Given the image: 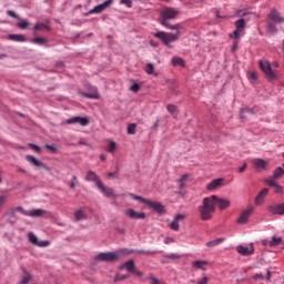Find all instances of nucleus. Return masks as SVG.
<instances>
[{
  "mask_svg": "<svg viewBox=\"0 0 284 284\" xmlns=\"http://www.w3.org/2000/svg\"><path fill=\"white\" fill-rule=\"evenodd\" d=\"M138 254H144L145 256H150V255L154 254V252L145 251V250H140V251H138Z\"/></svg>",
  "mask_w": 284,
  "mask_h": 284,
  "instance_id": "nucleus-51",
  "label": "nucleus"
},
{
  "mask_svg": "<svg viewBox=\"0 0 284 284\" xmlns=\"http://www.w3.org/2000/svg\"><path fill=\"white\" fill-rule=\"evenodd\" d=\"M205 265H207L206 261H195V262H193V267H196L197 270H203V272H205Z\"/></svg>",
  "mask_w": 284,
  "mask_h": 284,
  "instance_id": "nucleus-29",
  "label": "nucleus"
},
{
  "mask_svg": "<svg viewBox=\"0 0 284 284\" xmlns=\"http://www.w3.org/2000/svg\"><path fill=\"white\" fill-rule=\"evenodd\" d=\"M126 216H129L130 219H133L135 221H143L145 219V213H139L136 211H134L133 209H129L125 212Z\"/></svg>",
  "mask_w": 284,
  "mask_h": 284,
  "instance_id": "nucleus-15",
  "label": "nucleus"
},
{
  "mask_svg": "<svg viewBox=\"0 0 284 284\" xmlns=\"http://www.w3.org/2000/svg\"><path fill=\"white\" fill-rule=\"evenodd\" d=\"M283 243V237L273 236L271 241H268V247H277Z\"/></svg>",
  "mask_w": 284,
  "mask_h": 284,
  "instance_id": "nucleus-23",
  "label": "nucleus"
},
{
  "mask_svg": "<svg viewBox=\"0 0 284 284\" xmlns=\"http://www.w3.org/2000/svg\"><path fill=\"white\" fill-rule=\"evenodd\" d=\"M165 258H171V261H179V258H181V255H179L176 253H171V254L166 255Z\"/></svg>",
  "mask_w": 284,
  "mask_h": 284,
  "instance_id": "nucleus-48",
  "label": "nucleus"
},
{
  "mask_svg": "<svg viewBox=\"0 0 284 284\" xmlns=\"http://www.w3.org/2000/svg\"><path fill=\"white\" fill-rule=\"evenodd\" d=\"M85 181H93V183H95L97 187H98L99 183H103V182H101V178H99V175H97L94 173V171H89L87 173Z\"/></svg>",
  "mask_w": 284,
  "mask_h": 284,
  "instance_id": "nucleus-19",
  "label": "nucleus"
},
{
  "mask_svg": "<svg viewBox=\"0 0 284 284\" xmlns=\"http://www.w3.org/2000/svg\"><path fill=\"white\" fill-rule=\"evenodd\" d=\"M33 30H37L39 32H43V30H50V27L45 23H37L33 28Z\"/></svg>",
  "mask_w": 284,
  "mask_h": 284,
  "instance_id": "nucleus-34",
  "label": "nucleus"
},
{
  "mask_svg": "<svg viewBox=\"0 0 284 284\" xmlns=\"http://www.w3.org/2000/svg\"><path fill=\"white\" fill-rule=\"evenodd\" d=\"M245 170H247V163H244V164L239 169L240 174H243V172H245Z\"/></svg>",
  "mask_w": 284,
  "mask_h": 284,
  "instance_id": "nucleus-58",
  "label": "nucleus"
},
{
  "mask_svg": "<svg viewBox=\"0 0 284 284\" xmlns=\"http://www.w3.org/2000/svg\"><path fill=\"white\" fill-rule=\"evenodd\" d=\"M152 280L151 284H161V282L159 280H156L155 277H150Z\"/></svg>",
  "mask_w": 284,
  "mask_h": 284,
  "instance_id": "nucleus-64",
  "label": "nucleus"
},
{
  "mask_svg": "<svg viewBox=\"0 0 284 284\" xmlns=\"http://www.w3.org/2000/svg\"><path fill=\"white\" fill-rule=\"evenodd\" d=\"M267 185H270L271 187H276L278 186V183L274 182V180H267Z\"/></svg>",
  "mask_w": 284,
  "mask_h": 284,
  "instance_id": "nucleus-55",
  "label": "nucleus"
},
{
  "mask_svg": "<svg viewBox=\"0 0 284 284\" xmlns=\"http://www.w3.org/2000/svg\"><path fill=\"white\" fill-rule=\"evenodd\" d=\"M220 243H223V239H217L214 241H211L206 244V247H216Z\"/></svg>",
  "mask_w": 284,
  "mask_h": 284,
  "instance_id": "nucleus-37",
  "label": "nucleus"
},
{
  "mask_svg": "<svg viewBox=\"0 0 284 284\" xmlns=\"http://www.w3.org/2000/svg\"><path fill=\"white\" fill-rule=\"evenodd\" d=\"M216 205H219L220 210H227V207L231 205V202L227 199H220L216 195L204 197L202 205L199 206L201 220L211 221L212 214L216 212Z\"/></svg>",
  "mask_w": 284,
  "mask_h": 284,
  "instance_id": "nucleus-1",
  "label": "nucleus"
},
{
  "mask_svg": "<svg viewBox=\"0 0 284 284\" xmlns=\"http://www.w3.org/2000/svg\"><path fill=\"white\" fill-rule=\"evenodd\" d=\"M131 90H132V92H139V90H141V85H139V83H134V84L131 87Z\"/></svg>",
  "mask_w": 284,
  "mask_h": 284,
  "instance_id": "nucleus-53",
  "label": "nucleus"
},
{
  "mask_svg": "<svg viewBox=\"0 0 284 284\" xmlns=\"http://www.w3.org/2000/svg\"><path fill=\"white\" fill-rule=\"evenodd\" d=\"M179 10L173 9V8H166L161 12V24L164 26V28H171L173 27L168 22L169 19H176L179 17Z\"/></svg>",
  "mask_w": 284,
  "mask_h": 284,
  "instance_id": "nucleus-4",
  "label": "nucleus"
},
{
  "mask_svg": "<svg viewBox=\"0 0 284 284\" xmlns=\"http://www.w3.org/2000/svg\"><path fill=\"white\" fill-rule=\"evenodd\" d=\"M268 212H271V214L283 215L284 214V203L276 204V205H270Z\"/></svg>",
  "mask_w": 284,
  "mask_h": 284,
  "instance_id": "nucleus-18",
  "label": "nucleus"
},
{
  "mask_svg": "<svg viewBox=\"0 0 284 284\" xmlns=\"http://www.w3.org/2000/svg\"><path fill=\"white\" fill-rule=\"evenodd\" d=\"M266 23H267L266 32H268V34H276V32H278V29H276V24L274 22H272L271 20H267Z\"/></svg>",
  "mask_w": 284,
  "mask_h": 284,
  "instance_id": "nucleus-24",
  "label": "nucleus"
},
{
  "mask_svg": "<svg viewBox=\"0 0 284 284\" xmlns=\"http://www.w3.org/2000/svg\"><path fill=\"white\" fill-rule=\"evenodd\" d=\"M166 110H168V112H170L171 114H174V112H176V105H174V104H169V105L166 106Z\"/></svg>",
  "mask_w": 284,
  "mask_h": 284,
  "instance_id": "nucleus-49",
  "label": "nucleus"
},
{
  "mask_svg": "<svg viewBox=\"0 0 284 284\" xmlns=\"http://www.w3.org/2000/svg\"><path fill=\"white\" fill-rule=\"evenodd\" d=\"M44 214H45V210L34 209V210L28 211L27 216H33L36 219H39Z\"/></svg>",
  "mask_w": 284,
  "mask_h": 284,
  "instance_id": "nucleus-22",
  "label": "nucleus"
},
{
  "mask_svg": "<svg viewBox=\"0 0 284 284\" xmlns=\"http://www.w3.org/2000/svg\"><path fill=\"white\" fill-rule=\"evenodd\" d=\"M28 26H30V23L28 22V20H22L21 22H19L17 24L18 28H20V30H26V28H28Z\"/></svg>",
  "mask_w": 284,
  "mask_h": 284,
  "instance_id": "nucleus-43",
  "label": "nucleus"
},
{
  "mask_svg": "<svg viewBox=\"0 0 284 284\" xmlns=\"http://www.w3.org/2000/svg\"><path fill=\"white\" fill-rule=\"evenodd\" d=\"M30 281H32V275H30V273H27V274L22 277L20 284H28V283H30Z\"/></svg>",
  "mask_w": 284,
  "mask_h": 284,
  "instance_id": "nucleus-40",
  "label": "nucleus"
},
{
  "mask_svg": "<svg viewBox=\"0 0 284 284\" xmlns=\"http://www.w3.org/2000/svg\"><path fill=\"white\" fill-rule=\"evenodd\" d=\"M28 239L30 243H32V245H36L37 247H50V241H41L39 240V237H37V235H34V233H29Z\"/></svg>",
  "mask_w": 284,
  "mask_h": 284,
  "instance_id": "nucleus-6",
  "label": "nucleus"
},
{
  "mask_svg": "<svg viewBox=\"0 0 284 284\" xmlns=\"http://www.w3.org/2000/svg\"><path fill=\"white\" fill-rule=\"evenodd\" d=\"M235 27L239 30H245V19H240L235 22Z\"/></svg>",
  "mask_w": 284,
  "mask_h": 284,
  "instance_id": "nucleus-36",
  "label": "nucleus"
},
{
  "mask_svg": "<svg viewBox=\"0 0 284 284\" xmlns=\"http://www.w3.org/2000/svg\"><path fill=\"white\" fill-rule=\"evenodd\" d=\"M255 281L260 278V281H263L264 276L263 273H256L253 277Z\"/></svg>",
  "mask_w": 284,
  "mask_h": 284,
  "instance_id": "nucleus-57",
  "label": "nucleus"
},
{
  "mask_svg": "<svg viewBox=\"0 0 284 284\" xmlns=\"http://www.w3.org/2000/svg\"><path fill=\"white\" fill-rule=\"evenodd\" d=\"M32 42L38 43L39 45H43V43H48V40H45V38H34Z\"/></svg>",
  "mask_w": 284,
  "mask_h": 284,
  "instance_id": "nucleus-44",
  "label": "nucleus"
},
{
  "mask_svg": "<svg viewBox=\"0 0 284 284\" xmlns=\"http://www.w3.org/2000/svg\"><path fill=\"white\" fill-rule=\"evenodd\" d=\"M223 181H224L223 178L211 181L206 185V190H209V191L219 190V187H221L223 185Z\"/></svg>",
  "mask_w": 284,
  "mask_h": 284,
  "instance_id": "nucleus-17",
  "label": "nucleus"
},
{
  "mask_svg": "<svg viewBox=\"0 0 284 284\" xmlns=\"http://www.w3.org/2000/svg\"><path fill=\"white\" fill-rule=\"evenodd\" d=\"M83 97L87 99H101V95H99V91H97V88L91 89V93H83Z\"/></svg>",
  "mask_w": 284,
  "mask_h": 284,
  "instance_id": "nucleus-25",
  "label": "nucleus"
},
{
  "mask_svg": "<svg viewBox=\"0 0 284 284\" xmlns=\"http://www.w3.org/2000/svg\"><path fill=\"white\" fill-rule=\"evenodd\" d=\"M129 196L133 201H139L140 203H145V205L148 204V200L144 199L143 196H141V195H135L134 193H130Z\"/></svg>",
  "mask_w": 284,
  "mask_h": 284,
  "instance_id": "nucleus-30",
  "label": "nucleus"
},
{
  "mask_svg": "<svg viewBox=\"0 0 284 284\" xmlns=\"http://www.w3.org/2000/svg\"><path fill=\"white\" fill-rule=\"evenodd\" d=\"M29 146L31 148V150H34L36 152H41V148L37 144L30 143Z\"/></svg>",
  "mask_w": 284,
  "mask_h": 284,
  "instance_id": "nucleus-54",
  "label": "nucleus"
},
{
  "mask_svg": "<svg viewBox=\"0 0 284 284\" xmlns=\"http://www.w3.org/2000/svg\"><path fill=\"white\" fill-rule=\"evenodd\" d=\"M26 161H28V163H31L36 168H42L43 170H48V166L43 162L37 160L34 155H27Z\"/></svg>",
  "mask_w": 284,
  "mask_h": 284,
  "instance_id": "nucleus-16",
  "label": "nucleus"
},
{
  "mask_svg": "<svg viewBox=\"0 0 284 284\" xmlns=\"http://www.w3.org/2000/svg\"><path fill=\"white\" fill-rule=\"evenodd\" d=\"M9 17H12L13 19H19V16L14 13V11H8Z\"/></svg>",
  "mask_w": 284,
  "mask_h": 284,
  "instance_id": "nucleus-61",
  "label": "nucleus"
},
{
  "mask_svg": "<svg viewBox=\"0 0 284 284\" xmlns=\"http://www.w3.org/2000/svg\"><path fill=\"white\" fill-rule=\"evenodd\" d=\"M146 205H149L151 210L158 212V214H163V212H165V206H163L161 202L148 200Z\"/></svg>",
  "mask_w": 284,
  "mask_h": 284,
  "instance_id": "nucleus-11",
  "label": "nucleus"
},
{
  "mask_svg": "<svg viewBox=\"0 0 284 284\" xmlns=\"http://www.w3.org/2000/svg\"><path fill=\"white\" fill-rule=\"evenodd\" d=\"M131 274H134L135 276H143V272L138 271L136 268H134Z\"/></svg>",
  "mask_w": 284,
  "mask_h": 284,
  "instance_id": "nucleus-59",
  "label": "nucleus"
},
{
  "mask_svg": "<svg viewBox=\"0 0 284 284\" xmlns=\"http://www.w3.org/2000/svg\"><path fill=\"white\" fill-rule=\"evenodd\" d=\"M120 2L128 8H132V0H120Z\"/></svg>",
  "mask_w": 284,
  "mask_h": 284,
  "instance_id": "nucleus-52",
  "label": "nucleus"
},
{
  "mask_svg": "<svg viewBox=\"0 0 284 284\" xmlns=\"http://www.w3.org/2000/svg\"><path fill=\"white\" fill-rule=\"evenodd\" d=\"M14 212H20V214H23L24 216H28V211L23 210V207L18 206L16 209L12 210V214H14Z\"/></svg>",
  "mask_w": 284,
  "mask_h": 284,
  "instance_id": "nucleus-46",
  "label": "nucleus"
},
{
  "mask_svg": "<svg viewBox=\"0 0 284 284\" xmlns=\"http://www.w3.org/2000/svg\"><path fill=\"white\" fill-rule=\"evenodd\" d=\"M77 181H79V178L77 175H73L70 183L71 190H74V187H77Z\"/></svg>",
  "mask_w": 284,
  "mask_h": 284,
  "instance_id": "nucleus-47",
  "label": "nucleus"
},
{
  "mask_svg": "<svg viewBox=\"0 0 284 284\" xmlns=\"http://www.w3.org/2000/svg\"><path fill=\"white\" fill-rule=\"evenodd\" d=\"M166 28H169V30H174L176 32L166 33V32L160 31L155 33L156 39H161L164 45H170V43H174V41H179V39H181V34H183V30H185L181 24H173V27H166Z\"/></svg>",
  "mask_w": 284,
  "mask_h": 284,
  "instance_id": "nucleus-2",
  "label": "nucleus"
},
{
  "mask_svg": "<svg viewBox=\"0 0 284 284\" xmlns=\"http://www.w3.org/2000/svg\"><path fill=\"white\" fill-rule=\"evenodd\" d=\"M172 65L176 68V65H181V68H185V60L183 58L174 57L172 58Z\"/></svg>",
  "mask_w": 284,
  "mask_h": 284,
  "instance_id": "nucleus-27",
  "label": "nucleus"
},
{
  "mask_svg": "<svg viewBox=\"0 0 284 284\" xmlns=\"http://www.w3.org/2000/svg\"><path fill=\"white\" fill-rule=\"evenodd\" d=\"M8 203V196L7 195H0V207L6 205Z\"/></svg>",
  "mask_w": 284,
  "mask_h": 284,
  "instance_id": "nucleus-50",
  "label": "nucleus"
},
{
  "mask_svg": "<svg viewBox=\"0 0 284 284\" xmlns=\"http://www.w3.org/2000/svg\"><path fill=\"white\" fill-rule=\"evenodd\" d=\"M190 178V175L184 174L182 175V178L179 180L178 185L180 187V190H183V187H185V183H187V179Z\"/></svg>",
  "mask_w": 284,
  "mask_h": 284,
  "instance_id": "nucleus-32",
  "label": "nucleus"
},
{
  "mask_svg": "<svg viewBox=\"0 0 284 284\" xmlns=\"http://www.w3.org/2000/svg\"><path fill=\"white\" fill-rule=\"evenodd\" d=\"M237 16L239 17H247V13L245 10H240V11H237Z\"/></svg>",
  "mask_w": 284,
  "mask_h": 284,
  "instance_id": "nucleus-60",
  "label": "nucleus"
},
{
  "mask_svg": "<svg viewBox=\"0 0 284 284\" xmlns=\"http://www.w3.org/2000/svg\"><path fill=\"white\" fill-rule=\"evenodd\" d=\"M74 219L75 221H85V219H88V215H85V212H83V210H78L74 213Z\"/></svg>",
  "mask_w": 284,
  "mask_h": 284,
  "instance_id": "nucleus-28",
  "label": "nucleus"
},
{
  "mask_svg": "<svg viewBox=\"0 0 284 284\" xmlns=\"http://www.w3.org/2000/svg\"><path fill=\"white\" fill-rule=\"evenodd\" d=\"M252 165L257 170L258 172H263V170H267V161L263 159L255 158L251 160Z\"/></svg>",
  "mask_w": 284,
  "mask_h": 284,
  "instance_id": "nucleus-10",
  "label": "nucleus"
},
{
  "mask_svg": "<svg viewBox=\"0 0 284 284\" xmlns=\"http://www.w3.org/2000/svg\"><path fill=\"white\" fill-rule=\"evenodd\" d=\"M268 192L270 190L263 189L255 197V205H261V203H263L264 199L267 196Z\"/></svg>",
  "mask_w": 284,
  "mask_h": 284,
  "instance_id": "nucleus-21",
  "label": "nucleus"
},
{
  "mask_svg": "<svg viewBox=\"0 0 284 284\" xmlns=\"http://www.w3.org/2000/svg\"><path fill=\"white\" fill-rule=\"evenodd\" d=\"M283 174H284L283 168H277V169L274 171L273 178H274V179H281V176H283Z\"/></svg>",
  "mask_w": 284,
  "mask_h": 284,
  "instance_id": "nucleus-39",
  "label": "nucleus"
},
{
  "mask_svg": "<svg viewBox=\"0 0 284 284\" xmlns=\"http://www.w3.org/2000/svg\"><path fill=\"white\" fill-rule=\"evenodd\" d=\"M207 276H204L202 280L197 282V284H207Z\"/></svg>",
  "mask_w": 284,
  "mask_h": 284,
  "instance_id": "nucleus-63",
  "label": "nucleus"
},
{
  "mask_svg": "<svg viewBox=\"0 0 284 284\" xmlns=\"http://www.w3.org/2000/svg\"><path fill=\"white\" fill-rule=\"evenodd\" d=\"M241 256H252L254 254V250H237Z\"/></svg>",
  "mask_w": 284,
  "mask_h": 284,
  "instance_id": "nucleus-35",
  "label": "nucleus"
},
{
  "mask_svg": "<svg viewBox=\"0 0 284 284\" xmlns=\"http://www.w3.org/2000/svg\"><path fill=\"white\" fill-rule=\"evenodd\" d=\"M253 212L254 206H250L248 209L244 210L237 219V223H240L241 225H245L250 221V216H252Z\"/></svg>",
  "mask_w": 284,
  "mask_h": 284,
  "instance_id": "nucleus-7",
  "label": "nucleus"
},
{
  "mask_svg": "<svg viewBox=\"0 0 284 284\" xmlns=\"http://www.w3.org/2000/svg\"><path fill=\"white\" fill-rule=\"evenodd\" d=\"M123 254L119 251L102 252L94 257V261H103L104 263H116Z\"/></svg>",
  "mask_w": 284,
  "mask_h": 284,
  "instance_id": "nucleus-3",
  "label": "nucleus"
},
{
  "mask_svg": "<svg viewBox=\"0 0 284 284\" xmlns=\"http://www.w3.org/2000/svg\"><path fill=\"white\" fill-rule=\"evenodd\" d=\"M260 68L268 81H276V79H278L276 75V70L272 69L270 61H260Z\"/></svg>",
  "mask_w": 284,
  "mask_h": 284,
  "instance_id": "nucleus-5",
  "label": "nucleus"
},
{
  "mask_svg": "<svg viewBox=\"0 0 284 284\" xmlns=\"http://www.w3.org/2000/svg\"><path fill=\"white\" fill-rule=\"evenodd\" d=\"M98 190H100L102 194H104V196H108V199H116V194H114V190L103 185V182L99 183Z\"/></svg>",
  "mask_w": 284,
  "mask_h": 284,
  "instance_id": "nucleus-13",
  "label": "nucleus"
},
{
  "mask_svg": "<svg viewBox=\"0 0 284 284\" xmlns=\"http://www.w3.org/2000/svg\"><path fill=\"white\" fill-rule=\"evenodd\" d=\"M146 74H154V64L148 63L145 67Z\"/></svg>",
  "mask_w": 284,
  "mask_h": 284,
  "instance_id": "nucleus-42",
  "label": "nucleus"
},
{
  "mask_svg": "<svg viewBox=\"0 0 284 284\" xmlns=\"http://www.w3.org/2000/svg\"><path fill=\"white\" fill-rule=\"evenodd\" d=\"M254 114V109H242L241 119H247V115Z\"/></svg>",
  "mask_w": 284,
  "mask_h": 284,
  "instance_id": "nucleus-33",
  "label": "nucleus"
},
{
  "mask_svg": "<svg viewBox=\"0 0 284 284\" xmlns=\"http://www.w3.org/2000/svg\"><path fill=\"white\" fill-rule=\"evenodd\" d=\"M67 123L69 125H72V123H78L79 125L85 126L90 125V120L88 118L74 116L67 120Z\"/></svg>",
  "mask_w": 284,
  "mask_h": 284,
  "instance_id": "nucleus-14",
  "label": "nucleus"
},
{
  "mask_svg": "<svg viewBox=\"0 0 284 284\" xmlns=\"http://www.w3.org/2000/svg\"><path fill=\"white\" fill-rule=\"evenodd\" d=\"M128 278H130V275H119L116 274L114 277V282L119 283V281H128Z\"/></svg>",
  "mask_w": 284,
  "mask_h": 284,
  "instance_id": "nucleus-41",
  "label": "nucleus"
},
{
  "mask_svg": "<svg viewBox=\"0 0 284 284\" xmlns=\"http://www.w3.org/2000/svg\"><path fill=\"white\" fill-rule=\"evenodd\" d=\"M119 270H126V272H130L132 274L135 270L134 260H129L128 262L120 265Z\"/></svg>",
  "mask_w": 284,
  "mask_h": 284,
  "instance_id": "nucleus-20",
  "label": "nucleus"
},
{
  "mask_svg": "<svg viewBox=\"0 0 284 284\" xmlns=\"http://www.w3.org/2000/svg\"><path fill=\"white\" fill-rule=\"evenodd\" d=\"M267 21H273V23H284V18L281 17V12L276 9H272L267 14Z\"/></svg>",
  "mask_w": 284,
  "mask_h": 284,
  "instance_id": "nucleus-9",
  "label": "nucleus"
},
{
  "mask_svg": "<svg viewBox=\"0 0 284 284\" xmlns=\"http://www.w3.org/2000/svg\"><path fill=\"white\" fill-rule=\"evenodd\" d=\"M47 150H50L53 153H57V149L54 145L45 144Z\"/></svg>",
  "mask_w": 284,
  "mask_h": 284,
  "instance_id": "nucleus-56",
  "label": "nucleus"
},
{
  "mask_svg": "<svg viewBox=\"0 0 284 284\" xmlns=\"http://www.w3.org/2000/svg\"><path fill=\"white\" fill-rule=\"evenodd\" d=\"M185 214H178L174 216V220L169 224V227L171 230H174V232H179L181 230V225L179 224V221H184Z\"/></svg>",
  "mask_w": 284,
  "mask_h": 284,
  "instance_id": "nucleus-12",
  "label": "nucleus"
},
{
  "mask_svg": "<svg viewBox=\"0 0 284 284\" xmlns=\"http://www.w3.org/2000/svg\"><path fill=\"white\" fill-rule=\"evenodd\" d=\"M275 189H276V190H275V193H276V194H281V192H283V186H281V185H278V184H277V186H275Z\"/></svg>",
  "mask_w": 284,
  "mask_h": 284,
  "instance_id": "nucleus-62",
  "label": "nucleus"
},
{
  "mask_svg": "<svg viewBox=\"0 0 284 284\" xmlns=\"http://www.w3.org/2000/svg\"><path fill=\"white\" fill-rule=\"evenodd\" d=\"M10 41H16L18 43L26 42V37L22 34H9Z\"/></svg>",
  "mask_w": 284,
  "mask_h": 284,
  "instance_id": "nucleus-26",
  "label": "nucleus"
},
{
  "mask_svg": "<svg viewBox=\"0 0 284 284\" xmlns=\"http://www.w3.org/2000/svg\"><path fill=\"white\" fill-rule=\"evenodd\" d=\"M114 0H106L102 4H99L94 7L91 11H89V14H101L104 10H108L112 6Z\"/></svg>",
  "mask_w": 284,
  "mask_h": 284,
  "instance_id": "nucleus-8",
  "label": "nucleus"
},
{
  "mask_svg": "<svg viewBox=\"0 0 284 284\" xmlns=\"http://www.w3.org/2000/svg\"><path fill=\"white\" fill-rule=\"evenodd\" d=\"M128 134H136V124H129Z\"/></svg>",
  "mask_w": 284,
  "mask_h": 284,
  "instance_id": "nucleus-45",
  "label": "nucleus"
},
{
  "mask_svg": "<svg viewBox=\"0 0 284 284\" xmlns=\"http://www.w3.org/2000/svg\"><path fill=\"white\" fill-rule=\"evenodd\" d=\"M241 37H243V29H235L231 34L230 38L231 39H241Z\"/></svg>",
  "mask_w": 284,
  "mask_h": 284,
  "instance_id": "nucleus-31",
  "label": "nucleus"
},
{
  "mask_svg": "<svg viewBox=\"0 0 284 284\" xmlns=\"http://www.w3.org/2000/svg\"><path fill=\"white\" fill-rule=\"evenodd\" d=\"M116 150V142L114 141H110L109 142V148H108V152H110V154H114V151Z\"/></svg>",
  "mask_w": 284,
  "mask_h": 284,
  "instance_id": "nucleus-38",
  "label": "nucleus"
}]
</instances>
